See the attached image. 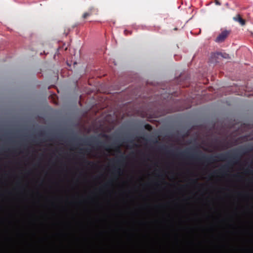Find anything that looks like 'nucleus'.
I'll return each instance as SVG.
<instances>
[{
  "label": "nucleus",
  "mask_w": 253,
  "mask_h": 253,
  "mask_svg": "<svg viewBox=\"0 0 253 253\" xmlns=\"http://www.w3.org/2000/svg\"><path fill=\"white\" fill-rule=\"evenodd\" d=\"M191 150V149L185 150L177 153L175 156L206 164L212 163L217 161H228L229 164L233 165L238 164L240 161L242 155L247 152V151H244V149H234L225 153H221L217 156L207 155L200 152L201 155L200 156L192 155ZM251 150H250L249 151H251Z\"/></svg>",
  "instance_id": "1"
},
{
  "label": "nucleus",
  "mask_w": 253,
  "mask_h": 253,
  "mask_svg": "<svg viewBox=\"0 0 253 253\" xmlns=\"http://www.w3.org/2000/svg\"><path fill=\"white\" fill-rule=\"evenodd\" d=\"M81 140L87 145L92 146V147L103 148L107 151H110L113 149L114 151L117 153H121V145L120 143L118 144L116 142L112 143L111 145H106L104 142L99 141L98 138L95 136H91L87 137L84 139H81Z\"/></svg>",
  "instance_id": "2"
},
{
  "label": "nucleus",
  "mask_w": 253,
  "mask_h": 253,
  "mask_svg": "<svg viewBox=\"0 0 253 253\" xmlns=\"http://www.w3.org/2000/svg\"><path fill=\"white\" fill-rule=\"evenodd\" d=\"M125 159L126 157L123 154H122L118 159L116 160L115 161L113 160L117 165L116 166L114 167L112 173L114 177L116 179L118 178V176L121 175L122 173L120 166L125 162Z\"/></svg>",
  "instance_id": "3"
},
{
  "label": "nucleus",
  "mask_w": 253,
  "mask_h": 253,
  "mask_svg": "<svg viewBox=\"0 0 253 253\" xmlns=\"http://www.w3.org/2000/svg\"><path fill=\"white\" fill-rule=\"evenodd\" d=\"M98 14V9L94 7H90L88 10L85 12L82 16L84 19H86L89 16Z\"/></svg>",
  "instance_id": "4"
},
{
  "label": "nucleus",
  "mask_w": 253,
  "mask_h": 253,
  "mask_svg": "<svg viewBox=\"0 0 253 253\" xmlns=\"http://www.w3.org/2000/svg\"><path fill=\"white\" fill-rule=\"evenodd\" d=\"M229 33L227 31L222 32L216 38L215 42H222L227 38Z\"/></svg>",
  "instance_id": "5"
},
{
  "label": "nucleus",
  "mask_w": 253,
  "mask_h": 253,
  "mask_svg": "<svg viewBox=\"0 0 253 253\" xmlns=\"http://www.w3.org/2000/svg\"><path fill=\"white\" fill-rule=\"evenodd\" d=\"M229 169V165H225L222 166L219 170L214 171L213 173L224 175L226 172L228 171Z\"/></svg>",
  "instance_id": "6"
},
{
  "label": "nucleus",
  "mask_w": 253,
  "mask_h": 253,
  "mask_svg": "<svg viewBox=\"0 0 253 253\" xmlns=\"http://www.w3.org/2000/svg\"><path fill=\"white\" fill-rule=\"evenodd\" d=\"M233 19L234 21L238 22L242 26H243L245 24V20L243 19L239 14L234 17Z\"/></svg>",
  "instance_id": "7"
},
{
  "label": "nucleus",
  "mask_w": 253,
  "mask_h": 253,
  "mask_svg": "<svg viewBox=\"0 0 253 253\" xmlns=\"http://www.w3.org/2000/svg\"><path fill=\"white\" fill-rule=\"evenodd\" d=\"M84 162L88 165V166H93L94 165H95V164L94 162H91V161H89L88 160H84Z\"/></svg>",
  "instance_id": "8"
},
{
  "label": "nucleus",
  "mask_w": 253,
  "mask_h": 253,
  "mask_svg": "<svg viewBox=\"0 0 253 253\" xmlns=\"http://www.w3.org/2000/svg\"><path fill=\"white\" fill-rule=\"evenodd\" d=\"M113 179L109 180L104 185V187L106 188L108 186L112 185L113 183Z\"/></svg>",
  "instance_id": "9"
},
{
  "label": "nucleus",
  "mask_w": 253,
  "mask_h": 253,
  "mask_svg": "<svg viewBox=\"0 0 253 253\" xmlns=\"http://www.w3.org/2000/svg\"><path fill=\"white\" fill-rule=\"evenodd\" d=\"M145 128H146V129H147V130H149V131L151 130H152V126H151L150 125H149V124H146V125L145 126Z\"/></svg>",
  "instance_id": "10"
},
{
  "label": "nucleus",
  "mask_w": 253,
  "mask_h": 253,
  "mask_svg": "<svg viewBox=\"0 0 253 253\" xmlns=\"http://www.w3.org/2000/svg\"><path fill=\"white\" fill-rule=\"evenodd\" d=\"M101 136L103 138H106V139H109L110 138V137L109 135L106 134H101Z\"/></svg>",
  "instance_id": "11"
},
{
  "label": "nucleus",
  "mask_w": 253,
  "mask_h": 253,
  "mask_svg": "<svg viewBox=\"0 0 253 253\" xmlns=\"http://www.w3.org/2000/svg\"><path fill=\"white\" fill-rule=\"evenodd\" d=\"M246 172L247 173H248L253 174V170H252L247 169V170H246Z\"/></svg>",
  "instance_id": "12"
},
{
  "label": "nucleus",
  "mask_w": 253,
  "mask_h": 253,
  "mask_svg": "<svg viewBox=\"0 0 253 253\" xmlns=\"http://www.w3.org/2000/svg\"><path fill=\"white\" fill-rule=\"evenodd\" d=\"M167 154H170L171 155H174V153H173V151H168L167 152Z\"/></svg>",
  "instance_id": "13"
},
{
  "label": "nucleus",
  "mask_w": 253,
  "mask_h": 253,
  "mask_svg": "<svg viewBox=\"0 0 253 253\" xmlns=\"http://www.w3.org/2000/svg\"><path fill=\"white\" fill-rule=\"evenodd\" d=\"M215 3H216V4L219 5H220L221 4V3L218 0L215 1Z\"/></svg>",
  "instance_id": "14"
},
{
  "label": "nucleus",
  "mask_w": 253,
  "mask_h": 253,
  "mask_svg": "<svg viewBox=\"0 0 253 253\" xmlns=\"http://www.w3.org/2000/svg\"><path fill=\"white\" fill-rule=\"evenodd\" d=\"M88 150H89V149L87 148V149H84V151H85V153H88V152H89V151H88Z\"/></svg>",
  "instance_id": "15"
},
{
  "label": "nucleus",
  "mask_w": 253,
  "mask_h": 253,
  "mask_svg": "<svg viewBox=\"0 0 253 253\" xmlns=\"http://www.w3.org/2000/svg\"><path fill=\"white\" fill-rule=\"evenodd\" d=\"M234 176L236 177H240V176L239 175H235Z\"/></svg>",
  "instance_id": "16"
},
{
  "label": "nucleus",
  "mask_w": 253,
  "mask_h": 253,
  "mask_svg": "<svg viewBox=\"0 0 253 253\" xmlns=\"http://www.w3.org/2000/svg\"><path fill=\"white\" fill-rule=\"evenodd\" d=\"M192 181L194 183H196L197 182V181L196 180H192Z\"/></svg>",
  "instance_id": "17"
},
{
  "label": "nucleus",
  "mask_w": 253,
  "mask_h": 253,
  "mask_svg": "<svg viewBox=\"0 0 253 253\" xmlns=\"http://www.w3.org/2000/svg\"><path fill=\"white\" fill-rule=\"evenodd\" d=\"M217 55H221L222 56V54L220 53V54H217Z\"/></svg>",
  "instance_id": "18"
},
{
  "label": "nucleus",
  "mask_w": 253,
  "mask_h": 253,
  "mask_svg": "<svg viewBox=\"0 0 253 253\" xmlns=\"http://www.w3.org/2000/svg\"><path fill=\"white\" fill-rule=\"evenodd\" d=\"M159 176H160V177H162V175H159Z\"/></svg>",
  "instance_id": "19"
}]
</instances>
